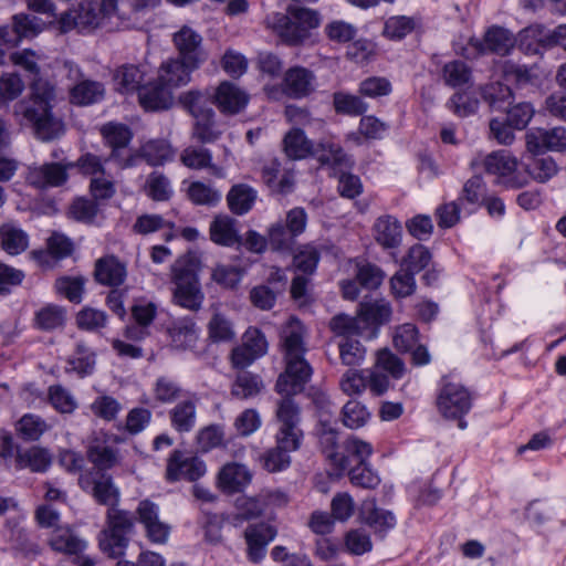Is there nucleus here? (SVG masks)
I'll return each instance as SVG.
<instances>
[{"label": "nucleus", "mask_w": 566, "mask_h": 566, "mask_svg": "<svg viewBox=\"0 0 566 566\" xmlns=\"http://www.w3.org/2000/svg\"><path fill=\"white\" fill-rule=\"evenodd\" d=\"M319 261V252L313 244L301 245L293 256L295 270L311 275L316 270Z\"/></svg>", "instance_id": "56"}, {"label": "nucleus", "mask_w": 566, "mask_h": 566, "mask_svg": "<svg viewBox=\"0 0 566 566\" xmlns=\"http://www.w3.org/2000/svg\"><path fill=\"white\" fill-rule=\"evenodd\" d=\"M174 43L181 60L190 63V67H199L206 61V53L202 50V36L185 25L174 34Z\"/></svg>", "instance_id": "15"}, {"label": "nucleus", "mask_w": 566, "mask_h": 566, "mask_svg": "<svg viewBox=\"0 0 566 566\" xmlns=\"http://www.w3.org/2000/svg\"><path fill=\"white\" fill-rule=\"evenodd\" d=\"M56 102L55 85L42 77L34 78L29 96L14 105L13 113L32 127L40 140L50 142L64 133L63 122L53 113Z\"/></svg>", "instance_id": "3"}, {"label": "nucleus", "mask_w": 566, "mask_h": 566, "mask_svg": "<svg viewBox=\"0 0 566 566\" xmlns=\"http://www.w3.org/2000/svg\"><path fill=\"white\" fill-rule=\"evenodd\" d=\"M142 106L147 111L168 109L172 105V90L157 82L142 87L138 93Z\"/></svg>", "instance_id": "23"}, {"label": "nucleus", "mask_w": 566, "mask_h": 566, "mask_svg": "<svg viewBox=\"0 0 566 566\" xmlns=\"http://www.w3.org/2000/svg\"><path fill=\"white\" fill-rule=\"evenodd\" d=\"M437 407L444 418L458 420L460 429L467 428V421L462 418L470 411L472 398L461 384L444 382L437 398Z\"/></svg>", "instance_id": "7"}, {"label": "nucleus", "mask_w": 566, "mask_h": 566, "mask_svg": "<svg viewBox=\"0 0 566 566\" xmlns=\"http://www.w3.org/2000/svg\"><path fill=\"white\" fill-rule=\"evenodd\" d=\"M144 189L146 195L155 201L169 200L172 195L169 179L160 171L148 175Z\"/></svg>", "instance_id": "51"}, {"label": "nucleus", "mask_w": 566, "mask_h": 566, "mask_svg": "<svg viewBox=\"0 0 566 566\" xmlns=\"http://www.w3.org/2000/svg\"><path fill=\"white\" fill-rule=\"evenodd\" d=\"M333 105L338 114L359 116L367 111V104L357 95L336 92L333 95Z\"/></svg>", "instance_id": "52"}, {"label": "nucleus", "mask_w": 566, "mask_h": 566, "mask_svg": "<svg viewBox=\"0 0 566 566\" xmlns=\"http://www.w3.org/2000/svg\"><path fill=\"white\" fill-rule=\"evenodd\" d=\"M198 398L192 397L179 401L170 411L171 427L180 432H190L196 426Z\"/></svg>", "instance_id": "28"}, {"label": "nucleus", "mask_w": 566, "mask_h": 566, "mask_svg": "<svg viewBox=\"0 0 566 566\" xmlns=\"http://www.w3.org/2000/svg\"><path fill=\"white\" fill-rule=\"evenodd\" d=\"M527 175V179H534L537 182H546L552 177H554L558 167L555 160L549 157H537V155H533L525 163V170H523Z\"/></svg>", "instance_id": "43"}, {"label": "nucleus", "mask_w": 566, "mask_h": 566, "mask_svg": "<svg viewBox=\"0 0 566 566\" xmlns=\"http://www.w3.org/2000/svg\"><path fill=\"white\" fill-rule=\"evenodd\" d=\"M168 333L178 347H192L198 339V328L190 317H184L172 322Z\"/></svg>", "instance_id": "41"}, {"label": "nucleus", "mask_w": 566, "mask_h": 566, "mask_svg": "<svg viewBox=\"0 0 566 566\" xmlns=\"http://www.w3.org/2000/svg\"><path fill=\"white\" fill-rule=\"evenodd\" d=\"M214 104L224 114H238L248 104L249 96L237 84L223 81L216 88Z\"/></svg>", "instance_id": "19"}, {"label": "nucleus", "mask_w": 566, "mask_h": 566, "mask_svg": "<svg viewBox=\"0 0 566 566\" xmlns=\"http://www.w3.org/2000/svg\"><path fill=\"white\" fill-rule=\"evenodd\" d=\"M317 147V158L322 165L331 166L340 171L350 169L354 166L353 157L346 154L343 147L332 139H322Z\"/></svg>", "instance_id": "26"}, {"label": "nucleus", "mask_w": 566, "mask_h": 566, "mask_svg": "<svg viewBox=\"0 0 566 566\" xmlns=\"http://www.w3.org/2000/svg\"><path fill=\"white\" fill-rule=\"evenodd\" d=\"M359 317L364 328L387 323L391 316L390 304L385 300L367 301L360 304Z\"/></svg>", "instance_id": "37"}, {"label": "nucleus", "mask_w": 566, "mask_h": 566, "mask_svg": "<svg viewBox=\"0 0 566 566\" xmlns=\"http://www.w3.org/2000/svg\"><path fill=\"white\" fill-rule=\"evenodd\" d=\"M316 87V76L303 66L290 67L283 76L281 92L290 98H304L311 95Z\"/></svg>", "instance_id": "13"}, {"label": "nucleus", "mask_w": 566, "mask_h": 566, "mask_svg": "<svg viewBox=\"0 0 566 566\" xmlns=\"http://www.w3.org/2000/svg\"><path fill=\"white\" fill-rule=\"evenodd\" d=\"M107 323V315L104 311L84 307L76 315V324L81 329L88 332H97L105 327Z\"/></svg>", "instance_id": "63"}, {"label": "nucleus", "mask_w": 566, "mask_h": 566, "mask_svg": "<svg viewBox=\"0 0 566 566\" xmlns=\"http://www.w3.org/2000/svg\"><path fill=\"white\" fill-rule=\"evenodd\" d=\"M187 192L195 205L201 206H216L222 198L221 191L201 181L191 182Z\"/></svg>", "instance_id": "54"}, {"label": "nucleus", "mask_w": 566, "mask_h": 566, "mask_svg": "<svg viewBox=\"0 0 566 566\" xmlns=\"http://www.w3.org/2000/svg\"><path fill=\"white\" fill-rule=\"evenodd\" d=\"M180 160L190 169L210 168L216 176H222V170L212 165V155L207 148L189 146L182 150Z\"/></svg>", "instance_id": "42"}, {"label": "nucleus", "mask_w": 566, "mask_h": 566, "mask_svg": "<svg viewBox=\"0 0 566 566\" xmlns=\"http://www.w3.org/2000/svg\"><path fill=\"white\" fill-rule=\"evenodd\" d=\"M66 312L62 306L48 304L35 313V326L45 332L54 331L65 324Z\"/></svg>", "instance_id": "48"}, {"label": "nucleus", "mask_w": 566, "mask_h": 566, "mask_svg": "<svg viewBox=\"0 0 566 566\" xmlns=\"http://www.w3.org/2000/svg\"><path fill=\"white\" fill-rule=\"evenodd\" d=\"M256 197L258 192L251 186L234 185L227 195L229 209L238 216L245 214L252 209Z\"/></svg>", "instance_id": "36"}, {"label": "nucleus", "mask_w": 566, "mask_h": 566, "mask_svg": "<svg viewBox=\"0 0 566 566\" xmlns=\"http://www.w3.org/2000/svg\"><path fill=\"white\" fill-rule=\"evenodd\" d=\"M342 422L352 430L364 427L370 419V412L358 400H349L342 408Z\"/></svg>", "instance_id": "49"}, {"label": "nucleus", "mask_w": 566, "mask_h": 566, "mask_svg": "<svg viewBox=\"0 0 566 566\" xmlns=\"http://www.w3.org/2000/svg\"><path fill=\"white\" fill-rule=\"evenodd\" d=\"M101 134L105 144L112 148L109 159L116 160L122 168L135 166V155H129L127 158L120 157L122 150L129 145L133 138V133L128 126L118 123H107L102 126Z\"/></svg>", "instance_id": "12"}, {"label": "nucleus", "mask_w": 566, "mask_h": 566, "mask_svg": "<svg viewBox=\"0 0 566 566\" xmlns=\"http://www.w3.org/2000/svg\"><path fill=\"white\" fill-rule=\"evenodd\" d=\"M488 174L496 176V184L506 189H520L528 184L527 175L518 169V160L506 150L489 154L483 160Z\"/></svg>", "instance_id": "6"}, {"label": "nucleus", "mask_w": 566, "mask_h": 566, "mask_svg": "<svg viewBox=\"0 0 566 566\" xmlns=\"http://www.w3.org/2000/svg\"><path fill=\"white\" fill-rule=\"evenodd\" d=\"M49 544L53 551L70 556L80 555L86 548V542L70 527H55L49 537Z\"/></svg>", "instance_id": "24"}, {"label": "nucleus", "mask_w": 566, "mask_h": 566, "mask_svg": "<svg viewBox=\"0 0 566 566\" xmlns=\"http://www.w3.org/2000/svg\"><path fill=\"white\" fill-rule=\"evenodd\" d=\"M252 473L241 463H226L218 474V486L224 493L232 494L241 492L251 483Z\"/></svg>", "instance_id": "20"}, {"label": "nucleus", "mask_w": 566, "mask_h": 566, "mask_svg": "<svg viewBox=\"0 0 566 566\" xmlns=\"http://www.w3.org/2000/svg\"><path fill=\"white\" fill-rule=\"evenodd\" d=\"M208 333L214 343L230 342L235 337L231 321L219 312L212 315L208 324Z\"/></svg>", "instance_id": "55"}, {"label": "nucleus", "mask_w": 566, "mask_h": 566, "mask_svg": "<svg viewBox=\"0 0 566 566\" xmlns=\"http://www.w3.org/2000/svg\"><path fill=\"white\" fill-rule=\"evenodd\" d=\"M92 413L104 420L113 421L122 411V403L112 396L101 395L90 406Z\"/></svg>", "instance_id": "57"}, {"label": "nucleus", "mask_w": 566, "mask_h": 566, "mask_svg": "<svg viewBox=\"0 0 566 566\" xmlns=\"http://www.w3.org/2000/svg\"><path fill=\"white\" fill-rule=\"evenodd\" d=\"M482 98L494 111H504L512 104V91L500 82L490 83L481 87Z\"/></svg>", "instance_id": "47"}, {"label": "nucleus", "mask_w": 566, "mask_h": 566, "mask_svg": "<svg viewBox=\"0 0 566 566\" xmlns=\"http://www.w3.org/2000/svg\"><path fill=\"white\" fill-rule=\"evenodd\" d=\"M118 0H102L101 4L92 1L81 2L76 9L66 13L62 22L65 27L71 24L80 32H91L101 27L106 19L117 14Z\"/></svg>", "instance_id": "5"}, {"label": "nucleus", "mask_w": 566, "mask_h": 566, "mask_svg": "<svg viewBox=\"0 0 566 566\" xmlns=\"http://www.w3.org/2000/svg\"><path fill=\"white\" fill-rule=\"evenodd\" d=\"M361 521L368 525L376 535L384 538L396 526V517L391 511L378 507L374 497L366 499L359 510Z\"/></svg>", "instance_id": "17"}, {"label": "nucleus", "mask_w": 566, "mask_h": 566, "mask_svg": "<svg viewBox=\"0 0 566 566\" xmlns=\"http://www.w3.org/2000/svg\"><path fill=\"white\" fill-rule=\"evenodd\" d=\"M105 95V87L101 82L82 80L70 90V98L76 105H91L101 102Z\"/></svg>", "instance_id": "35"}, {"label": "nucleus", "mask_w": 566, "mask_h": 566, "mask_svg": "<svg viewBox=\"0 0 566 566\" xmlns=\"http://www.w3.org/2000/svg\"><path fill=\"white\" fill-rule=\"evenodd\" d=\"M264 388L261 377L250 371H240L232 386L231 395L240 400L258 396Z\"/></svg>", "instance_id": "39"}, {"label": "nucleus", "mask_w": 566, "mask_h": 566, "mask_svg": "<svg viewBox=\"0 0 566 566\" xmlns=\"http://www.w3.org/2000/svg\"><path fill=\"white\" fill-rule=\"evenodd\" d=\"M513 46L514 40L512 34L503 28L493 27L484 36L481 52L489 51L499 55H506Z\"/></svg>", "instance_id": "44"}, {"label": "nucleus", "mask_w": 566, "mask_h": 566, "mask_svg": "<svg viewBox=\"0 0 566 566\" xmlns=\"http://www.w3.org/2000/svg\"><path fill=\"white\" fill-rule=\"evenodd\" d=\"M112 437L104 432H95L87 442L86 458L93 465V472H104L119 463V452L112 444Z\"/></svg>", "instance_id": "9"}, {"label": "nucleus", "mask_w": 566, "mask_h": 566, "mask_svg": "<svg viewBox=\"0 0 566 566\" xmlns=\"http://www.w3.org/2000/svg\"><path fill=\"white\" fill-rule=\"evenodd\" d=\"M285 371L277 378L275 389L283 395L276 407L279 427H300L301 409L292 396L301 392L311 379L313 369L304 358L307 347L305 344V327L302 322L291 317L281 333Z\"/></svg>", "instance_id": "1"}, {"label": "nucleus", "mask_w": 566, "mask_h": 566, "mask_svg": "<svg viewBox=\"0 0 566 566\" xmlns=\"http://www.w3.org/2000/svg\"><path fill=\"white\" fill-rule=\"evenodd\" d=\"M268 238L271 249L275 251H291L295 243V237L290 233L283 221H277L271 226Z\"/></svg>", "instance_id": "61"}, {"label": "nucleus", "mask_w": 566, "mask_h": 566, "mask_svg": "<svg viewBox=\"0 0 566 566\" xmlns=\"http://www.w3.org/2000/svg\"><path fill=\"white\" fill-rule=\"evenodd\" d=\"M127 275L126 266L115 256L99 259L95 265L96 281L107 286H118Z\"/></svg>", "instance_id": "27"}, {"label": "nucleus", "mask_w": 566, "mask_h": 566, "mask_svg": "<svg viewBox=\"0 0 566 566\" xmlns=\"http://www.w3.org/2000/svg\"><path fill=\"white\" fill-rule=\"evenodd\" d=\"M51 454L41 447H31L24 451H18L15 458L17 469H30L33 472H45L51 465Z\"/></svg>", "instance_id": "38"}, {"label": "nucleus", "mask_w": 566, "mask_h": 566, "mask_svg": "<svg viewBox=\"0 0 566 566\" xmlns=\"http://www.w3.org/2000/svg\"><path fill=\"white\" fill-rule=\"evenodd\" d=\"M488 187L483 178L475 175L468 179L463 185L459 201L479 206L486 197Z\"/></svg>", "instance_id": "60"}, {"label": "nucleus", "mask_w": 566, "mask_h": 566, "mask_svg": "<svg viewBox=\"0 0 566 566\" xmlns=\"http://www.w3.org/2000/svg\"><path fill=\"white\" fill-rule=\"evenodd\" d=\"M375 239L385 249L397 248L401 242V224L391 216H384L374 224Z\"/></svg>", "instance_id": "32"}, {"label": "nucleus", "mask_w": 566, "mask_h": 566, "mask_svg": "<svg viewBox=\"0 0 566 566\" xmlns=\"http://www.w3.org/2000/svg\"><path fill=\"white\" fill-rule=\"evenodd\" d=\"M51 426L40 416L25 413L15 424L18 436L25 441L39 440Z\"/></svg>", "instance_id": "45"}, {"label": "nucleus", "mask_w": 566, "mask_h": 566, "mask_svg": "<svg viewBox=\"0 0 566 566\" xmlns=\"http://www.w3.org/2000/svg\"><path fill=\"white\" fill-rule=\"evenodd\" d=\"M69 167H72V165L61 163L34 165L29 167L27 180L38 189L60 187L67 180Z\"/></svg>", "instance_id": "16"}, {"label": "nucleus", "mask_w": 566, "mask_h": 566, "mask_svg": "<svg viewBox=\"0 0 566 566\" xmlns=\"http://www.w3.org/2000/svg\"><path fill=\"white\" fill-rule=\"evenodd\" d=\"M526 150L532 155L566 150V128H532L525 134Z\"/></svg>", "instance_id": "11"}, {"label": "nucleus", "mask_w": 566, "mask_h": 566, "mask_svg": "<svg viewBox=\"0 0 566 566\" xmlns=\"http://www.w3.org/2000/svg\"><path fill=\"white\" fill-rule=\"evenodd\" d=\"M206 471V464L201 459L188 452L175 450L168 459L166 479L169 482L181 479L192 482L203 476Z\"/></svg>", "instance_id": "10"}, {"label": "nucleus", "mask_w": 566, "mask_h": 566, "mask_svg": "<svg viewBox=\"0 0 566 566\" xmlns=\"http://www.w3.org/2000/svg\"><path fill=\"white\" fill-rule=\"evenodd\" d=\"M175 151L165 139H151L142 145L137 157L143 158L150 166H161L174 159Z\"/></svg>", "instance_id": "34"}, {"label": "nucleus", "mask_w": 566, "mask_h": 566, "mask_svg": "<svg viewBox=\"0 0 566 566\" xmlns=\"http://www.w3.org/2000/svg\"><path fill=\"white\" fill-rule=\"evenodd\" d=\"M314 146L300 128H292L283 138V151L289 159L301 160L313 154Z\"/></svg>", "instance_id": "33"}, {"label": "nucleus", "mask_w": 566, "mask_h": 566, "mask_svg": "<svg viewBox=\"0 0 566 566\" xmlns=\"http://www.w3.org/2000/svg\"><path fill=\"white\" fill-rule=\"evenodd\" d=\"M28 234L22 229L10 223L0 227V247L8 254H20L28 248Z\"/></svg>", "instance_id": "40"}, {"label": "nucleus", "mask_w": 566, "mask_h": 566, "mask_svg": "<svg viewBox=\"0 0 566 566\" xmlns=\"http://www.w3.org/2000/svg\"><path fill=\"white\" fill-rule=\"evenodd\" d=\"M48 249L49 252L33 251V258L40 263L45 262L49 254L55 256L56 259L65 258L72 252V242L63 234L53 233L48 240Z\"/></svg>", "instance_id": "53"}, {"label": "nucleus", "mask_w": 566, "mask_h": 566, "mask_svg": "<svg viewBox=\"0 0 566 566\" xmlns=\"http://www.w3.org/2000/svg\"><path fill=\"white\" fill-rule=\"evenodd\" d=\"M560 46L566 51V24L554 30H546L544 25L534 24L520 32V46L527 53H537L538 46Z\"/></svg>", "instance_id": "8"}, {"label": "nucleus", "mask_w": 566, "mask_h": 566, "mask_svg": "<svg viewBox=\"0 0 566 566\" xmlns=\"http://www.w3.org/2000/svg\"><path fill=\"white\" fill-rule=\"evenodd\" d=\"M146 70L143 65L123 64L113 74L116 91L122 94H130L142 90Z\"/></svg>", "instance_id": "25"}, {"label": "nucleus", "mask_w": 566, "mask_h": 566, "mask_svg": "<svg viewBox=\"0 0 566 566\" xmlns=\"http://www.w3.org/2000/svg\"><path fill=\"white\" fill-rule=\"evenodd\" d=\"M209 230L211 240L217 244L232 247L240 242L237 220L229 216H217Z\"/></svg>", "instance_id": "31"}, {"label": "nucleus", "mask_w": 566, "mask_h": 566, "mask_svg": "<svg viewBox=\"0 0 566 566\" xmlns=\"http://www.w3.org/2000/svg\"><path fill=\"white\" fill-rule=\"evenodd\" d=\"M154 396L161 403H170L181 395L180 385L167 376L158 377L154 385Z\"/></svg>", "instance_id": "64"}, {"label": "nucleus", "mask_w": 566, "mask_h": 566, "mask_svg": "<svg viewBox=\"0 0 566 566\" xmlns=\"http://www.w3.org/2000/svg\"><path fill=\"white\" fill-rule=\"evenodd\" d=\"M190 66L185 60L170 59L160 65L158 78L171 90L187 85L191 80V73L198 69Z\"/></svg>", "instance_id": "22"}, {"label": "nucleus", "mask_w": 566, "mask_h": 566, "mask_svg": "<svg viewBox=\"0 0 566 566\" xmlns=\"http://www.w3.org/2000/svg\"><path fill=\"white\" fill-rule=\"evenodd\" d=\"M505 111L506 122L515 129H524L535 114L533 105L527 102L511 104Z\"/></svg>", "instance_id": "62"}, {"label": "nucleus", "mask_w": 566, "mask_h": 566, "mask_svg": "<svg viewBox=\"0 0 566 566\" xmlns=\"http://www.w3.org/2000/svg\"><path fill=\"white\" fill-rule=\"evenodd\" d=\"M201 262L195 252H188L179 256L171 265V282L175 283H199V271Z\"/></svg>", "instance_id": "30"}, {"label": "nucleus", "mask_w": 566, "mask_h": 566, "mask_svg": "<svg viewBox=\"0 0 566 566\" xmlns=\"http://www.w3.org/2000/svg\"><path fill=\"white\" fill-rule=\"evenodd\" d=\"M136 513L144 525L147 537L157 544L167 542L170 526L159 520V506L149 500L139 502Z\"/></svg>", "instance_id": "14"}, {"label": "nucleus", "mask_w": 566, "mask_h": 566, "mask_svg": "<svg viewBox=\"0 0 566 566\" xmlns=\"http://www.w3.org/2000/svg\"><path fill=\"white\" fill-rule=\"evenodd\" d=\"M213 117L214 112L212 109L196 116L192 137L202 144L216 142L221 133L216 128Z\"/></svg>", "instance_id": "50"}, {"label": "nucleus", "mask_w": 566, "mask_h": 566, "mask_svg": "<svg viewBox=\"0 0 566 566\" xmlns=\"http://www.w3.org/2000/svg\"><path fill=\"white\" fill-rule=\"evenodd\" d=\"M276 531L268 524L250 525L244 532L248 556L253 563L260 562L266 552L268 544L275 537Z\"/></svg>", "instance_id": "21"}, {"label": "nucleus", "mask_w": 566, "mask_h": 566, "mask_svg": "<svg viewBox=\"0 0 566 566\" xmlns=\"http://www.w3.org/2000/svg\"><path fill=\"white\" fill-rule=\"evenodd\" d=\"M24 90V83L17 73L0 76V107L18 98Z\"/></svg>", "instance_id": "59"}, {"label": "nucleus", "mask_w": 566, "mask_h": 566, "mask_svg": "<svg viewBox=\"0 0 566 566\" xmlns=\"http://www.w3.org/2000/svg\"><path fill=\"white\" fill-rule=\"evenodd\" d=\"M71 369L81 377L90 375L95 366L94 353L83 343H77L73 356L69 359Z\"/></svg>", "instance_id": "58"}, {"label": "nucleus", "mask_w": 566, "mask_h": 566, "mask_svg": "<svg viewBox=\"0 0 566 566\" xmlns=\"http://www.w3.org/2000/svg\"><path fill=\"white\" fill-rule=\"evenodd\" d=\"M329 328L340 339H356L364 333V326L359 314L356 317L347 314H337L329 322Z\"/></svg>", "instance_id": "46"}, {"label": "nucleus", "mask_w": 566, "mask_h": 566, "mask_svg": "<svg viewBox=\"0 0 566 566\" xmlns=\"http://www.w3.org/2000/svg\"><path fill=\"white\" fill-rule=\"evenodd\" d=\"M78 485L98 504L108 506L107 528L102 533L99 546L109 557H120L128 545V535L134 528V520L129 512L116 507L119 491L112 476L104 472L86 470L80 474Z\"/></svg>", "instance_id": "2"}, {"label": "nucleus", "mask_w": 566, "mask_h": 566, "mask_svg": "<svg viewBox=\"0 0 566 566\" xmlns=\"http://www.w3.org/2000/svg\"><path fill=\"white\" fill-rule=\"evenodd\" d=\"M205 294L199 283H175L172 289V303L191 312L202 307Z\"/></svg>", "instance_id": "29"}, {"label": "nucleus", "mask_w": 566, "mask_h": 566, "mask_svg": "<svg viewBox=\"0 0 566 566\" xmlns=\"http://www.w3.org/2000/svg\"><path fill=\"white\" fill-rule=\"evenodd\" d=\"M321 21L318 11L298 4H290L286 13L275 12L265 19L266 27L290 45H297L307 40L311 30L319 27Z\"/></svg>", "instance_id": "4"}, {"label": "nucleus", "mask_w": 566, "mask_h": 566, "mask_svg": "<svg viewBox=\"0 0 566 566\" xmlns=\"http://www.w3.org/2000/svg\"><path fill=\"white\" fill-rule=\"evenodd\" d=\"M315 431L319 447L326 458L331 460L337 469L346 470L348 468V460L347 457L336 451L338 446V431L331 420L323 419V417H321Z\"/></svg>", "instance_id": "18"}]
</instances>
